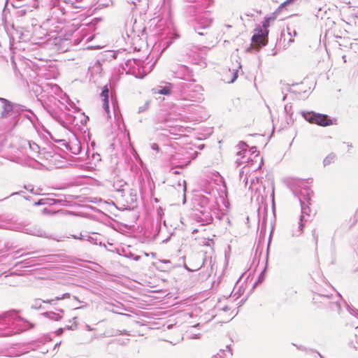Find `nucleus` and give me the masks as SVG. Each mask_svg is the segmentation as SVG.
Returning <instances> with one entry per match:
<instances>
[{
    "label": "nucleus",
    "mask_w": 358,
    "mask_h": 358,
    "mask_svg": "<svg viewBox=\"0 0 358 358\" xmlns=\"http://www.w3.org/2000/svg\"><path fill=\"white\" fill-rule=\"evenodd\" d=\"M303 117L310 123L316 124L322 127L331 126L334 121L327 115L317 113L315 112H303Z\"/></svg>",
    "instance_id": "obj_1"
},
{
    "label": "nucleus",
    "mask_w": 358,
    "mask_h": 358,
    "mask_svg": "<svg viewBox=\"0 0 358 358\" xmlns=\"http://www.w3.org/2000/svg\"><path fill=\"white\" fill-rule=\"evenodd\" d=\"M268 29H265L263 27L258 26L254 30V34L252 37V46L257 50L262 47L265 46L268 41Z\"/></svg>",
    "instance_id": "obj_2"
},
{
    "label": "nucleus",
    "mask_w": 358,
    "mask_h": 358,
    "mask_svg": "<svg viewBox=\"0 0 358 358\" xmlns=\"http://www.w3.org/2000/svg\"><path fill=\"white\" fill-rule=\"evenodd\" d=\"M113 188L115 191L120 194L122 196L126 191L129 189L128 184L119 176H116L113 180Z\"/></svg>",
    "instance_id": "obj_3"
},
{
    "label": "nucleus",
    "mask_w": 358,
    "mask_h": 358,
    "mask_svg": "<svg viewBox=\"0 0 358 358\" xmlns=\"http://www.w3.org/2000/svg\"><path fill=\"white\" fill-rule=\"evenodd\" d=\"M101 97L103 99V107L106 110H109V101H108V89L105 86L101 93Z\"/></svg>",
    "instance_id": "obj_4"
},
{
    "label": "nucleus",
    "mask_w": 358,
    "mask_h": 358,
    "mask_svg": "<svg viewBox=\"0 0 358 358\" xmlns=\"http://www.w3.org/2000/svg\"><path fill=\"white\" fill-rule=\"evenodd\" d=\"M277 18V12L273 13L271 16L266 17L263 22L262 27L265 29H268L270 27L271 22H274Z\"/></svg>",
    "instance_id": "obj_5"
},
{
    "label": "nucleus",
    "mask_w": 358,
    "mask_h": 358,
    "mask_svg": "<svg viewBox=\"0 0 358 358\" xmlns=\"http://www.w3.org/2000/svg\"><path fill=\"white\" fill-rule=\"evenodd\" d=\"M60 313H55L53 312L46 313L45 315L50 319L54 320L55 321L59 320L62 317V314L64 313L63 310L60 311Z\"/></svg>",
    "instance_id": "obj_6"
},
{
    "label": "nucleus",
    "mask_w": 358,
    "mask_h": 358,
    "mask_svg": "<svg viewBox=\"0 0 358 358\" xmlns=\"http://www.w3.org/2000/svg\"><path fill=\"white\" fill-rule=\"evenodd\" d=\"M156 93L163 95H169L171 94V88L169 86H165L162 89L157 91Z\"/></svg>",
    "instance_id": "obj_7"
},
{
    "label": "nucleus",
    "mask_w": 358,
    "mask_h": 358,
    "mask_svg": "<svg viewBox=\"0 0 358 358\" xmlns=\"http://www.w3.org/2000/svg\"><path fill=\"white\" fill-rule=\"evenodd\" d=\"M64 298V296H59H59H57V297H56V299H57V300H61V299H63Z\"/></svg>",
    "instance_id": "obj_8"
},
{
    "label": "nucleus",
    "mask_w": 358,
    "mask_h": 358,
    "mask_svg": "<svg viewBox=\"0 0 358 358\" xmlns=\"http://www.w3.org/2000/svg\"><path fill=\"white\" fill-rule=\"evenodd\" d=\"M173 173H174V174H179L180 173H179V171H174V172H173Z\"/></svg>",
    "instance_id": "obj_9"
},
{
    "label": "nucleus",
    "mask_w": 358,
    "mask_h": 358,
    "mask_svg": "<svg viewBox=\"0 0 358 358\" xmlns=\"http://www.w3.org/2000/svg\"><path fill=\"white\" fill-rule=\"evenodd\" d=\"M287 2H288V1H285V2L282 4V6H285Z\"/></svg>",
    "instance_id": "obj_10"
},
{
    "label": "nucleus",
    "mask_w": 358,
    "mask_h": 358,
    "mask_svg": "<svg viewBox=\"0 0 358 358\" xmlns=\"http://www.w3.org/2000/svg\"><path fill=\"white\" fill-rule=\"evenodd\" d=\"M357 13H358V10H357Z\"/></svg>",
    "instance_id": "obj_11"
}]
</instances>
